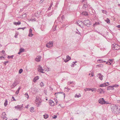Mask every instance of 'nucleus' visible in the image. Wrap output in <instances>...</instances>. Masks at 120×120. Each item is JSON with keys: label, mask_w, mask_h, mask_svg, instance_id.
Returning <instances> with one entry per match:
<instances>
[{"label": "nucleus", "mask_w": 120, "mask_h": 120, "mask_svg": "<svg viewBox=\"0 0 120 120\" xmlns=\"http://www.w3.org/2000/svg\"><path fill=\"white\" fill-rule=\"evenodd\" d=\"M111 111L114 114H119L120 112V106L114 105H111Z\"/></svg>", "instance_id": "1"}, {"label": "nucleus", "mask_w": 120, "mask_h": 120, "mask_svg": "<svg viewBox=\"0 0 120 120\" xmlns=\"http://www.w3.org/2000/svg\"><path fill=\"white\" fill-rule=\"evenodd\" d=\"M83 23L85 26L88 27H89L91 24V22L88 20H84L83 22Z\"/></svg>", "instance_id": "2"}, {"label": "nucleus", "mask_w": 120, "mask_h": 120, "mask_svg": "<svg viewBox=\"0 0 120 120\" xmlns=\"http://www.w3.org/2000/svg\"><path fill=\"white\" fill-rule=\"evenodd\" d=\"M112 49L113 50H118L120 49V46L116 44H113L112 46Z\"/></svg>", "instance_id": "3"}, {"label": "nucleus", "mask_w": 120, "mask_h": 120, "mask_svg": "<svg viewBox=\"0 0 120 120\" xmlns=\"http://www.w3.org/2000/svg\"><path fill=\"white\" fill-rule=\"evenodd\" d=\"M23 105H18L16 106H15V108L17 110H21L23 109Z\"/></svg>", "instance_id": "4"}, {"label": "nucleus", "mask_w": 120, "mask_h": 120, "mask_svg": "<svg viewBox=\"0 0 120 120\" xmlns=\"http://www.w3.org/2000/svg\"><path fill=\"white\" fill-rule=\"evenodd\" d=\"M53 44L52 41H50L46 44V46L47 47L51 48L53 46Z\"/></svg>", "instance_id": "5"}, {"label": "nucleus", "mask_w": 120, "mask_h": 120, "mask_svg": "<svg viewBox=\"0 0 120 120\" xmlns=\"http://www.w3.org/2000/svg\"><path fill=\"white\" fill-rule=\"evenodd\" d=\"M105 101L104 100V98H102L100 99L98 101V102L100 104H105Z\"/></svg>", "instance_id": "6"}, {"label": "nucleus", "mask_w": 120, "mask_h": 120, "mask_svg": "<svg viewBox=\"0 0 120 120\" xmlns=\"http://www.w3.org/2000/svg\"><path fill=\"white\" fill-rule=\"evenodd\" d=\"M38 71L42 73H44L45 72L43 71V70L42 67L40 65H39L38 69Z\"/></svg>", "instance_id": "7"}, {"label": "nucleus", "mask_w": 120, "mask_h": 120, "mask_svg": "<svg viewBox=\"0 0 120 120\" xmlns=\"http://www.w3.org/2000/svg\"><path fill=\"white\" fill-rule=\"evenodd\" d=\"M2 115L3 116L2 117L3 118L4 120H7V118L6 117V115L5 112H4L2 113Z\"/></svg>", "instance_id": "8"}, {"label": "nucleus", "mask_w": 120, "mask_h": 120, "mask_svg": "<svg viewBox=\"0 0 120 120\" xmlns=\"http://www.w3.org/2000/svg\"><path fill=\"white\" fill-rule=\"evenodd\" d=\"M83 23V22H82V21H78V22H77V24H78L79 26H80V27H81V28H83L84 27V26L82 25L81 26V24H80V23L82 24Z\"/></svg>", "instance_id": "9"}, {"label": "nucleus", "mask_w": 120, "mask_h": 120, "mask_svg": "<svg viewBox=\"0 0 120 120\" xmlns=\"http://www.w3.org/2000/svg\"><path fill=\"white\" fill-rule=\"evenodd\" d=\"M97 76L101 80L103 79V76L102 75L101 73H100L98 74Z\"/></svg>", "instance_id": "10"}, {"label": "nucleus", "mask_w": 120, "mask_h": 120, "mask_svg": "<svg viewBox=\"0 0 120 120\" xmlns=\"http://www.w3.org/2000/svg\"><path fill=\"white\" fill-rule=\"evenodd\" d=\"M49 105L52 106H53L54 105V102L52 100H50L49 101Z\"/></svg>", "instance_id": "11"}, {"label": "nucleus", "mask_w": 120, "mask_h": 120, "mask_svg": "<svg viewBox=\"0 0 120 120\" xmlns=\"http://www.w3.org/2000/svg\"><path fill=\"white\" fill-rule=\"evenodd\" d=\"M32 30L31 29H29V33L28 34V36L30 37H32V36L33 35V34H32Z\"/></svg>", "instance_id": "12"}, {"label": "nucleus", "mask_w": 120, "mask_h": 120, "mask_svg": "<svg viewBox=\"0 0 120 120\" xmlns=\"http://www.w3.org/2000/svg\"><path fill=\"white\" fill-rule=\"evenodd\" d=\"M103 89L101 88H100L98 90V92H99L100 93H104V92L103 91Z\"/></svg>", "instance_id": "13"}, {"label": "nucleus", "mask_w": 120, "mask_h": 120, "mask_svg": "<svg viewBox=\"0 0 120 120\" xmlns=\"http://www.w3.org/2000/svg\"><path fill=\"white\" fill-rule=\"evenodd\" d=\"M41 57L40 56H38L35 59V61L37 62L39 61L40 60Z\"/></svg>", "instance_id": "14"}, {"label": "nucleus", "mask_w": 120, "mask_h": 120, "mask_svg": "<svg viewBox=\"0 0 120 120\" xmlns=\"http://www.w3.org/2000/svg\"><path fill=\"white\" fill-rule=\"evenodd\" d=\"M58 94H63V95H64V98L65 97V94L64 93H63V92H58L57 93H56L55 94V95L56 96V95Z\"/></svg>", "instance_id": "15"}, {"label": "nucleus", "mask_w": 120, "mask_h": 120, "mask_svg": "<svg viewBox=\"0 0 120 120\" xmlns=\"http://www.w3.org/2000/svg\"><path fill=\"white\" fill-rule=\"evenodd\" d=\"M39 79V77L38 76H37L35 77L33 79V81L34 82H35L36 81L38 80Z\"/></svg>", "instance_id": "16"}, {"label": "nucleus", "mask_w": 120, "mask_h": 120, "mask_svg": "<svg viewBox=\"0 0 120 120\" xmlns=\"http://www.w3.org/2000/svg\"><path fill=\"white\" fill-rule=\"evenodd\" d=\"M87 6V3H86V2L85 3L83 4V6L82 8H83L86 9Z\"/></svg>", "instance_id": "17"}, {"label": "nucleus", "mask_w": 120, "mask_h": 120, "mask_svg": "<svg viewBox=\"0 0 120 120\" xmlns=\"http://www.w3.org/2000/svg\"><path fill=\"white\" fill-rule=\"evenodd\" d=\"M18 84L15 81L13 83V84L12 86L13 87H12L14 88V87L16 86Z\"/></svg>", "instance_id": "18"}, {"label": "nucleus", "mask_w": 120, "mask_h": 120, "mask_svg": "<svg viewBox=\"0 0 120 120\" xmlns=\"http://www.w3.org/2000/svg\"><path fill=\"white\" fill-rule=\"evenodd\" d=\"M82 14L83 15L86 16L88 15V13L86 11H84L82 12Z\"/></svg>", "instance_id": "19"}, {"label": "nucleus", "mask_w": 120, "mask_h": 120, "mask_svg": "<svg viewBox=\"0 0 120 120\" xmlns=\"http://www.w3.org/2000/svg\"><path fill=\"white\" fill-rule=\"evenodd\" d=\"M14 24L16 25H19L21 24V22L19 21H18V22H14Z\"/></svg>", "instance_id": "20"}, {"label": "nucleus", "mask_w": 120, "mask_h": 120, "mask_svg": "<svg viewBox=\"0 0 120 120\" xmlns=\"http://www.w3.org/2000/svg\"><path fill=\"white\" fill-rule=\"evenodd\" d=\"M113 86H110L109 87H108L107 88V89L108 90H113L112 89H113Z\"/></svg>", "instance_id": "21"}, {"label": "nucleus", "mask_w": 120, "mask_h": 120, "mask_svg": "<svg viewBox=\"0 0 120 120\" xmlns=\"http://www.w3.org/2000/svg\"><path fill=\"white\" fill-rule=\"evenodd\" d=\"M107 86V85L106 84V83H105L104 84H101V85H100V87H103L104 86Z\"/></svg>", "instance_id": "22"}, {"label": "nucleus", "mask_w": 120, "mask_h": 120, "mask_svg": "<svg viewBox=\"0 0 120 120\" xmlns=\"http://www.w3.org/2000/svg\"><path fill=\"white\" fill-rule=\"evenodd\" d=\"M5 102L4 103V106H6L8 104V101L7 100V99H5Z\"/></svg>", "instance_id": "23"}, {"label": "nucleus", "mask_w": 120, "mask_h": 120, "mask_svg": "<svg viewBox=\"0 0 120 120\" xmlns=\"http://www.w3.org/2000/svg\"><path fill=\"white\" fill-rule=\"evenodd\" d=\"M34 108L33 107H32L30 109V110L31 112H34Z\"/></svg>", "instance_id": "24"}, {"label": "nucleus", "mask_w": 120, "mask_h": 120, "mask_svg": "<svg viewBox=\"0 0 120 120\" xmlns=\"http://www.w3.org/2000/svg\"><path fill=\"white\" fill-rule=\"evenodd\" d=\"M24 95H25V97L28 99L29 98V96L28 95L27 93H26Z\"/></svg>", "instance_id": "25"}, {"label": "nucleus", "mask_w": 120, "mask_h": 120, "mask_svg": "<svg viewBox=\"0 0 120 120\" xmlns=\"http://www.w3.org/2000/svg\"><path fill=\"white\" fill-rule=\"evenodd\" d=\"M105 21L108 23H110V20L108 18H107V20H106Z\"/></svg>", "instance_id": "26"}, {"label": "nucleus", "mask_w": 120, "mask_h": 120, "mask_svg": "<svg viewBox=\"0 0 120 120\" xmlns=\"http://www.w3.org/2000/svg\"><path fill=\"white\" fill-rule=\"evenodd\" d=\"M44 118L45 119H47L49 117V115H44L43 116Z\"/></svg>", "instance_id": "27"}, {"label": "nucleus", "mask_w": 120, "mask_h": 120, "mask_svg": "<svg viewBox=\"0 0 120 120\" xmlns=\"http://www.w3.org/2000/svg\"><path fill=\"white\" fill-rule=\"evenodd\" d=\"M76 34H78L79 35H82V34L79 31L75 32Z\"/></svg>", "instance_id": "28"}, {"label": "nucleus", "mask_w": 120, "mask_h": 120, "mask_svg": "<svg viewBox=\"0 0 120 120\" xmlns=\"http://www.w3.org/2000/svg\"><path fill=\"white\" fill-rule=\"evenodd\" d=\"M35 103H36L37 104V105H38V106L40 104V102H38L37 101H36L35 102Z\"/></svg>", "instance_id": "29"}, {"label": "nucleus", "mask_w": 120, "mask_h": 120, "mask_svg": "<svg viewBox=\"0 0 120 120\" xmlns=\"http://www.w3.org/2000/svg\"><path fill=\"white\" fill-rule=\"evenodd\" d=\"M24 50V49L21 48L20 49L19 51H20V52L21 53L23 52Z\"/></svg>", "instance_id": "30"}, {"label": "nucleus", "mask_w": 120, "mask_h": 120, "mask_svg": "<svg viewBox=\"0 0 120 120\" xmlns=\"http://www.w3.org/2000/svg\"><path fill=\"white\" fill-rule=\"evenodd\" d=\"M102 12L103 13H104L107 15V12L106 11L104 10H102Z\"/></svg>", "instance_id": "31"}, {"label": "nucleus", "mask_w": 120, "mask_h": 120, "mask_svg": "<svg viewBox=\"0 0 120 120\" xmlns=\"http://www.w3.org/2000/svg\"><path fill=\"white\" fill-rule=\"evenodd\" d=\"M13 56H14V55H12L11 56H8V59H10L11 58L12 59L13 58Z\"/></svg>", "instance_id": "32"}, {"label": "nucleus", "mask_w": 120, "mask_h": 120, "mask_svg": "<svg viewBox=\"0 0 120 120\" xmlns=\"http://www.w3.org/2000/svg\"><path fill=\"white\" fill-rule=\"evenodd\" d=\"M23 71V70L22 69H20L19 71V73L20 74H21Z\"/></svg>", "instance_id": "33"}, {"label": "nucleus", "mask_w": 120, "mask_h": 120, "mask_svg": "<svg viewBox=\"0 0 120 120\" xmlns=\"http://www.w3.org/2000/svg\"><path fill=\"white\" fill-rule=\"evenodd\" d=\"M90 90H91V91L92 92H93L94 91L96 90V89L95 88H93V89H92L90 88Z\"/></svg>", "instance_id": "34"}, {"label": "nucleus", "mask_w": 120, "mask_h": 120, "mask_svg": "<svg viewBox=\"0 0 120 120\" xmlns=\"http://www.w3.org/2000/svg\"><path fill=\"white\" fill-rule=\"evenodd\" d=\"M66 59L69 60L71 59V58L68 55L66 56Z\"/></svg>", "instance_id": "35"}, {"label": "nucleus", "mask_w": 120, "mask_h": 120, "mask_svg": "<svg viewBox=\"0 0 120 120\" xmlns=\"http://www.w3.org/2000/svg\"><path fill=\"white\" fill-rule=\"evenodd\" d=\"M99 22H96L94 24V26H96V25H99Z\"/></svg>", "instance_id": "36"}, {"label": "nucleus", "mask_w": 120, "mask_h": 120, "mask_svg": "<svg viewBox=\"0 0 120 120\" xmlns=\"http://www.w3.org/2000/svg\"><path fill=\"white\" fill-rule=\"evenodd\" d=\"M106 63V64H108L109 65H110L111 64V63H110V62H109V61H108Z\"/></svg>", "instance_id": "37"}, {"label": "nucleus", "mask_w": 120, "mask_h": 120, "mask_svg": "<svg viewBox=\"0 0 120 120\" xmlns=\"http://www.w3.org/2000/svg\"><path fill=\"white\" fill-rule=\"evenodd\" d=\"M80 96V94L79 95H77L76 94V96H75V97L76 98H79Z\"/></svg>", "instance_id": "38"}, {"label": "nucleus", "mask_w": 120, "mask_h": 120, "mask_svg": "<svg viewBox=\"0 0 120 120\" xmlns=\"http://www.w3.org/2000/svg\"><path fill=\"white\" fill-rule=\"evenodd\" d=\"M40 86L41 87H43L44 86V84H43V83L42 82H41V83H40Z\"/></svg>", "instance_id": "39"}, {"label": "nucleus", "mask_w": 120, "mask_h": 120, "mask_svg": "<svg viewBox=\"0 0 120 120\" xmlns=\"http://www.w3.org/2000/svg\"><path fill=\"white\" fill-rule=\"evenodd\" d=\"M26 28V27H23V28H19L18 29V30H19V29H22V30H24V29H25Z\"/></svg>", "instance_id": "40"}, {"label": "nucleus", "mask_w": 120, "mask_h": 120, "mask_svg": "<svg viewBox=\"0 0 120 120\" xmlns=\"http://www.w3.org/2000/svg\"><path fill=\"white\" fill-rule=\"evenodd\" d=\"M75 62H73L72 63V65H71V67H73L74 66V65L75 64Z\"/></svg>", "instance_id": "41"}, {"label": "nucleus", "mask_w": 120, "mask_h": 120, "mask_svg": "<svg viewBox=\"0 0 120 120\" xmlns=\"http://www.w3.org/2000/svg\"><path fill=\"white\" fill-rule=\"evenodd\" d=\"M90 88H86L84 89L85 91H86L88 90L90 91Z\"/></svg>", "instance_id": "42"}, {"label": "nucleus", "mask_w": 120, "mask_h": 120, "mask_svg": "<svg viewBox=\"0 0 120 120\" xmlns=\"http://www.w3.org/2000/svg\"><path fill=\"white\" fill-rule=\"evenodd\" d=\"M4 59V57L3 56H1L0 57V60H3Z\"/></svg>", "instance_id": "43"}, {"label": "nucleus", "mask_w": 120, "mask_h": 120, "mask_svg": "<svg viewBox=\"0 0 120 120\" xmlns=\"http://www.w3.org/2000/svg\"><path fill=\"white\" fill-rule=\"evenodd\" d=\"M69 61V60H68L67 59L64 60V61L65 63H66L67 62H68Z\"/></svg>", "instance_id": "44"}, {"label": "nucleus", "mask_w": 120, "mask_h": 120, "mask_svg": "<svg viewBox=\"0 0 120 120\" xmlns=\"http://www.w3.org/2000/svg\"><path fill=\"white\" fill-rule=\"evenodd\" d=\"M8 61H5L4 64L5 65L6 64L8 63Z\"/></svg>", "instance_id": "45"}, {"label": "nucleus", "mask_w": 120, "mask_h": 120, "mask_svg": "<svg viewBox=\"0 0 120 120\" xmlns=\"http://www.w3.org/2000/svg\"><path fill=\"white\" fill-rule=\"evenodd\" d=\"M35 19L34 18L33 19H30V21H35Z\"/></svg>", "instance_id": "46"}, {"label": "nucleus", "mask_w": 120, "mask_h": 120, "mask_svg": "<svg viewBox=\"0 0 120 120\" xmlns=\"http://www.w3.org/2000/svg\"><path fill=\"white\" fill-rule=\"evenodd\" d=\"M73 82V81L70 82H68V84L69 85H70Z\"/></svg>", "instance_id": "47"}, {"label": "nucleus", "mask_w": 120, "mask_h": 120, "mask_svg": "<svg viewBox=\"0 0 120 120\" xmlns=\"http://www.w3.org/2000/svg\"><path fill=\"white\" fill-rule=\"evenodd\" d=\"M22 16L23 17H25L26 16V13L22 15Z\"/></svg>", "instance_id": "48"}, {"label": "nucleus", "mask_w": 120, "mask_h": 120, "mask_svg": "<svg viewBox=\"0 0 120 120\" xmlns=\"http://www.w3.org/2000/svg\"><path fill=\"white\" fill-rule=\"evenodd\" d=\"M109 62H110V63H112L113 61V60L112 59H110L109 60Z\"/></svg>", "instance_id": "49"}, {"label": "nucleus", "mask_w": 120, "mask_h": 120, "mask_svg": "<svg viewBox=\"0 0 120 120\" xmlns=\"http://www.w3.org/2000/svg\"><path fill=\"white\" fill-rule=\"evenodd\" d=\"M97 33H98L99 34H100V35H102V34L101 33H100V32H99L98 31H97Z\"/></svg>", "instance_id": "50"}, {"label": "nucleus", "mask_w": 120, "mask_h": 120, "mask_svg": "<svg viewBox=\"0 0 120 120\" xmlns=\"http://www.w3.org/2000/svg\"><path fill=\"white\" fill-rule=\"evenodd\" d=\"M119 86L118 85H115L114 86H113V87H118Z\"/></svg>", "instance_id": "51"}, {"label": "nucleus", "mask_w": 120, "mask_h": 120, "mask_svg": "<svg viewBox=\"0 0 120 120\" xmlns=\"http://www.w3.org/2000/svg\"><path fill=\"white\" fill-rule=\"evenodd\" d=\"M19 91H18L17 90L15 92V94H18L19 93Z\"/></svg>", "instance_id": "52"}, {"label": "nucleus", "mask_w": 120, "mask_h": 120, "mask_svg": "<svg viewBox=\"0 0 120 120\" xmlns=\"http://www.w3.org/2000/svg\"><path fill=\"white\" fill-rule=\"evenodd\" d=\"M12 98L13 99V101H16V100L15 99L14 97L12 96Z\"/></svg>", "instance_id": "53"}, {"label": "nucleus", "mask_w": 120, "mask_h": 120, "mask_svg": "<svg viewBox=\"0 0 120 120\" xmlns=\"http://www.w3.org/2000/svg\"><path fill=\"white\" fill-rule=\"evenodd\" d=\"M21 89V87H19L18 88V89H17V91H19V90H20Z\"/></svg>", "instance_id": "54"}, {"label": "nucleus", "mask_w": 120, "mask_h": 120, "mask_svg": "<svg viewBox=\"0 0 120 120\" xmlns=\"http://www.w3.org/2000/svg\"><path fill=\"white\" fill-rule=\"evenodd\" d=\"M99 61H101V63H102V62H103V60H102V59H99Z\"/></svg>", "instance_id": "55"}, {"label": "nucleus", "mask_w": 120, "mask_h": 120, "mask_svg": "<svg viewBox=\"0 0 120 120\" xmlns=\"http://www.w3.org/2000/svg\"><path fill=\"white\" fill-rule=\"evenodd\" d=\"M55 116L54 117H53V119H56L57 117L56 116Z\"/></svg>", "instance_id": "56"}, {"label": "nucleus", "mask_w": 120, "mask_h": 120, "mask_svg": "<svg viewBox=\"0 0 120 120\" xmlns=\"http://www.w3.org/2000/svg\"><path fill=\"white\" fill-rule=\"evenodd\" d=\"M109 104V103H108V102H107V101H105V104Z\"/></svg>", "instance_id": "57"}, {"label": "nucleus", "mask_w": 120, "mask_h": 120, "mask_svg": "<svg viewBox=\"0 0 120 120\" xmlns=\"http://www.w3.org/2000/svg\"><path fill=\"white\" fill-rule=\"evenodd\" d=\"M117 27L118 28H120V25H118Z\"/></svg>", "instance_id": "58"}, {"label": "nucleus", "mask_w": 120, "mask_h": 120, "mask_svg": "<svg viewBox=\"0 0 120 120\" xmlns=\"http://www.w3.org/2000/svg\"><path fill=\"white\" fill-rule=\"evenodd\" d=\"M52 4H53V3L52 2H51V3L50 4V6H52Z\"/></svg>", "instance_id": "59"}, {"label": "nucleus", "mask_w": 120, "mask_h": 120, "mask_svg": "<svg viewBox=\"0 0 120 120\" xmlns=\"http://www.w3.org/2000/svg\"><path fill=\"white\" fill-rule=\"evenodd\" d=\"M5 52V51H4V50H3L2 51V52L4 54V52Z\"/></svg>", "instance_id": "60"}, {"label": "nucleus", "mask_w": 120, "mask_h": 120, "mask_svg": "<svg viewBox=\"0 0 120 120\" xmlns=\"http://www.w3.org/2000/svg\"><path fill=\"white\" fill-rule=\"evenodd\" d=\"M51 8H50V7H49V8H48V10H50L51 9Z\"/></svg>", "instance_id": "61"}, {"label": "nucleus", "mask_w": 120, "mask_h": 120, "mask_svg": "<svg viewBox=\"0 0 120 120\" xmlns=\"http://www.w3.org/2000/svg\"><path fill=\"white\" fill-rule=\"evenodd\" d=\"M15 38H17V35H15Z\"/></svg>", "instance_id": "62"}, {"label": "nucleus", "mask_w": 120, "mask_h": 120, "mask_svg": "<svg viewBox=\"0 0 120 120\" xmlns=\"http://www.w3.org/2000/svg\"><path fill=\"white\" fill-rule=\"evenodd\" d=\"M86 1V0H82V2H85Z\"/></svg>", "instance_id": "63"}, {"label": "nucleus", "mask_w": 120, "mask_h": 120, "mask_svg": "<svg viewBox=\"0 0 120 120\" xmlns=\"http://www.w3.org/2000/svg\"><path fill=\"white\" fill-rule=\"evenodd\" d=\"M51 15H52V14L50 15L49 13V14H48V15H48V16H50Z\"/></svg>", "instance_id": "64"}]
</instances>
